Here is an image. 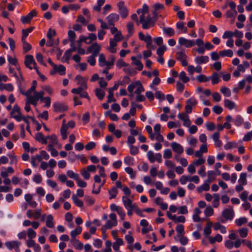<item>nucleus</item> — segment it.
Returning a JSON list of instances; mask_svg holds the SVG:
<instances>
[{
    "instance_id": "1",
    "label": "nucleus",
    "mask_w": 252,
    "mask_h": 252,
    "mask_svg": "<svg viewBox=\"0 0 252 252\" xmlns=\"http://www.w3.org/2000/svg\"><path fill=\"white\" fill-rule=\"evenodd\" d=\"M234 216V212L232 207H229L228 208L224 209L222 212V216L223 218L220 220L222 223H225L228 220H232Z\"/></svg>"
},
{
    "instance_id": "2",
    "label": "nucleus",
    "mask_w": 252,
    "mask_h": 252,
    "mask_svg": "<svg viewBox=\"0 0 252 252\" xmlns=\"http://www.w3.org/2000/svg\"><path fill=\"white\" fill-rule=\"evenodd\" d=\"M117 5L118 8V12L121 17L123 19L126 18L128 14V10L125 5L124 2L120 1L117 4Z\"/></svg>"
},
{
    "instance_id": "3",
    "label": "nucleus",
    "mask_w": 252,
    "mask_h": 252,
    "mask_svg": "<svg viewBox=\"0 0 252 252\" xmlns=\"http://www.w3.org/2000/svg\"><path fill=\"white\" fill-rule=\"evenodd\" d=\"M37 15L36 11L35 9L32 10L28 15L25 16H22L21 21L23 24L29 23L31 22L32 19Z\"/></svg>"
},
{
    "instance_id": "4",
    "label": "nucleus",
    "mask_w": 252,
    "mask_h": 252,
    "mask_svg": "<svg viewBox=\"0 0 252 252\" xmlns=\"http://www.w3.org/2000/svg\"><path fill=\"white\" fill-rule=\"evenodd\" d=\"M178 42L181 45H184L186 48H190L195 45L194 40H188L183 37L179 38Z\"/></svg>"
},
{
    "instance_id": "5",
    "label": "nucleus",
    "mask_w": 252,
    "mask_h": 252,
    "mask_svg": "<svg viewBox=\"0 0 252 252\" xmlns=\"http://www.w3.org/2000/svg\"><path fill=\"white\" fill-rule=\"evenodd\" d=\"M24 63L26 67H28L30 69H32L33 68L31 66L32 64H33V66L36 65V63L33 56L30 55H28L26 56Z\"/></svg>"
},
{
    "instance_id": "6",
    "label": "nucleus",
    "mask_w": 252,
    "mask_h": 252,
    "mask_svg": "<svg viewBox=\"0 0 252 252\" xmlns=\"http://www.w3.org/2000/svg\"><path fill=\"white\" fill-rule=\"evenodd\" d=\"M119 19V15L115 13H111L106 17L107 23L110 26H114V23L117 22Z\"/></svg>"
},
{
    "instance_id": "7",
    "label": "nucleus",
    "mask_w": 252,
    "mask_h": 252,
    "mask_svg": "<svg viewBox=\"0 0 252 252\" xmlns=\"http://www.w3.org/2000/svg\"><path fill=\"white\" fill-rule=\"evenodd\" d=\"M54 110L56 112H62L66 111L67 109V107L63 103L56 102L53 105Z\"/></svg>"
},
{
    "instance_id": "8",
    "label": "nucleus",
    "mask_w": 252,
    "mask_h": 252,
    "mask_svg": "<svg viewBox=\"0 0 252 252\" xmlns=\"http://www.w3.org/2000/svg\"><path fill=\"white\" fill-rule=\"evenodd\" d=\"M155 24V21L153 18L150 16H147L146 19H145V22L142 24V28L144 29H148L151 27H153Z\"/></svg>"
},
{
    "instance_id": "9",
    "label": "nucleus",
    "mask_w": 252,
    "mask_h": 252,
    "mask_svg": "<svg viewBox=\"0 0 252 252\" xmlns=\"http://www.w3.org/2000/svg\"><path fill=\"white\" fill-rule=\"evenodd\" d=\"M122 201L126 209L130 208H134V206H136V204L132 203V201L128 197L123 196L122 197Z\"/></svg>"
},
{
    "instance_id": "10",
    "label": "nucleus",
    "mask_w": 252,
    "mask_h": 252,
    "mask_svg": "<svg viewBox=\"0 0 252 252\" xmlns=\"http://www.w3.org/2000/svg\"><path fill=\"white\" fill-rule=\"evenodd\" d=\"M35 139L42 144H47V136L45 137L41 132H37L35 134Z\"/></svg>"
},
{
    "instance_id": "11",
    "label": "nucleus",
    "mask_w": 252,
    "mask_h": 252,
    "mask_svg": "<svg viewBox=\"0 0 252 252\" xmlns=\"http://www.w3.org/2000/svg\"><path fill=\"white\" fill-rule=\"evenodd\" d=\"M171 146L173 150L179 154H181L184 152V148L183 146L177 142H172L171 144Z\"/></svg>"
},
{
    "instance_id": "12",
    "label": "nucleus",
    "mask_w": 252,
    "mask_h": 252,
    "mask_svg": "<svg viewBox=\"0 0 252 252\" xmlns=\"http://www.w3.org/2000/svg\"><path fill=\"white\" fill-rule=\"evenodd\" d=\"M209 60V57L207 56H201L196 57L194 61L196 64H201L208 63Z\"/></svg>"
},
{
    "instance_id": "13",
    "label": "nucleus",
    "mask_w": 252,
    "mask_h": 252,
    "mask_svg": "<svg viewBox=\"0 0 252 252\" xmlns=\"http://www.w3.org/2000/svg\"><path fill=\"white\" fill-rule=\"evenodd\" d=\"M101 47L100 45H99L97 43L94 42L90 46L88 47L87 49V54H90L92 52H95L98 50L99 51L100 50Z\"/></svg>"
},
{
    "instance_id": "14",
    "label": "nucleus",
    "mask_w": 252,
    "mask_h": 252,
    "mask_svg": "<svg viewBox=\"0 0 252 252\" xmlns=\"http://www.w3.org/2000/svg\"><path fill=\"white\" fill-rule=\"evenodd\" d=\"M18 245H21V243L18 241H7L5 243V246L9 250L14 249Z\"/></svg>"
},
{
    "instance_id": "15",
    "label": "nucleus",
    "mask_w": 252,
    "mask_h": 252,
    "mask_svg": "<svg viewBox=\"0 0 252 252\" xmlns=\"http://www.w3.org/2000/svg\"><path fill=\"white\" fill-rule=\"evenodd\" d=\"M146 44V47L149 50H154L155 49V46L152 44V39L151 36L147 34V38L146 40L145 41Z\"/></svg>"
},
{
    "instance_id": "16",
    "label": "nucleus",
    "mask_w": 252,
    "mask_h": 252,
    "mask_svg": "<svg viewBox=\"0 0 252 252\" xmlns=\"http://www.w3.org/2000/svg\"><path fill=\"white\" fill-rule=\"evenodd\" d=\"M209 78L210 80H211L212 84L213 85L218 84L220 81L219 74L216 72H213L212 75L209 77Z\"/></svg>"
},
{
    "instance_id": "17",
    "label": "nucleus",
    "mask_w": 252,
    "mask_h": 252,
    "mask_svg": "<svg viewBox=\"0 0 252 252\" xmlns=\"http://www.w3.org/2000/svg\"><path fill=\"white\" fill-rule=\"evenodd\" d=\"M70 242L75 248L78 250H82L83 248V244L78 240L76 238H71Z\"/></svg>"
},
{
    "instance_id": "18",
    "label": "nucleus",
    "mask_w": 252,
    "mask_h": 252,
    "mask_svg": "<svg viewBox=\"0 0 252 252\" xmlns=\"http://www.w3.org/2000/svg\"><path fill=\"white\" fill-rule=\"evenodd\" d=\"M224 105L225 107H226L230 110H232L236 107L235 103L228 99H224Z\"/></svg>"
},
{
    "instance_id": "19",
    "label": "nucleus",
    "mask_w": 252,
    "mask_h": 252,
    "mask_svg": "<svg viewBox=\"0 0 252 252\" xmlns=\"http://www.w3.org/2000/svg\"><path fill=\"white\" fill-rule=\"evenodd\" d=\"M247 173L242 172L240 174L238 183L241 185H246L247 184Z\"/></svg>"
},
{
    "instance_id": "20",
    "label": "nucleus",
    "mask_w": 252,
    "mask_h": 252,
    "mask_svg": "<svg viewBox=\"0 0 252 252\" xmlns=\"http://www.w3.org/2000/svg\"><path fill=\"white\" fill-rule=\"evenodd\" d=\"M219 54L220 57H232L233 56V51L231 50L227 49V50H224L222 51H220L219 52Z\"/></svg>"
},
{
    "instance_id": "21",
    "label": "nucleus",
    "mask_w": 252,
    "mask_h": 252,
    "mask_svg": "<svg viewBox=\"0 0 252 252\" xmlns=\"http://www.w3.org/2000/svg\"><path fill=\"white\" fill-rule=\"evenodd\" d=\"M71 198L74 203L78 207H83L84 204L82 200L79 199L75 194L72 195Z\"/></svg>"
},
{
    "instance_id": "22",
    "label": "nucleus",
    "mask_w": 252,
    "mask_h": 252,
    "mask_svg": "<svg viewBox=\"0 0 252 252\" xmlns=\"http://www.w3.org/2000/svg\"><path fill=\"white\" fill-rule=\"evenodd\" d=\"M12 117L14 118L18 122H20L21 120H23L27 125H30V122L28 120V117H25L24 116H22L21 114H20L12 116Z\"/></svg>"
},
{
    "instance_id": "23",
    "label": "nucleus",
    "mask_w": 252,
    "mask_h": 252,
    "mask_svg": "<svg viewBox=\"0 0 252 252\" xmlns=\"http://www.w3.org/2000/svg\"><path fill=\"white\" fill-rule=\"evenodd\" d=\"M46 225L49 228H53L54 227V223L53 222V217L51 214L47 216Z\"/></svg>"
},
{
    "instance_id": "24",
    "label": "nucleus",
    "mask_w": 252,
    "mask_h": 252,
    "mask_svg": "<svg viewBox=\"0 0 252 252\" xmlns=\"http://www.w3.org/2000/svg\"><path fill=\"white\" fill-rule=\"evenodd\" d=\"M163 32L164 34L168 35L169 37L173 36L175 34V31L174 29L170 27L163 28Z\"/></svg>"
},
{
    "instance_id": "25",
    "label": "nucleus",
    "mask_w": 252,
    "mask_h": 252,
    "mask_svg": "<svg viewBox=\"0 0 252 252\" xmlns=\"http://www.w3.org/2000/svg\"><path fill=\"white\" fill-rule=\"evenodd\" d=\"M49 140V144L56 145L58 143L57 137L55 134L47 136V140Z\"/></svg>"
},
{
    "instance_id": "26",
    "label": "nucleus",
    "mask_w": 252,
    "mask_h": 252,
    "mask_svg": "<svg viewBox=\"0 0 252 252\" xmlns=\"http://www.w3.org/2000/svg\"><path fill=\"white\" fill-rule=\"evenodd\" d=\"M82 232V227L80 226H77L75 229L70 232V236L71 238H75V237Z\"/></svg>"
},
{
    "instance_id": "27",
    "label": "nucleus",
    "mask_w": 252,
    "mask_h": 252,
    "mask_svg": "<svg viewBox=\"0 0 252 252\" xmlns=\"http://www.w3.org/2000/svg\"><path fill=\"white\" fill-rule=\"evenodd\" d=\"M87 88V84H84L83 85H80L78 88H74L71 90V92L75 94H79L83 90Z\"/></svg>"
},
{
    "instance_id": "28",
    "label": "nucleus",
    "mask_w": 252,
    "mask_h": 252,
    "mask_svg": "<svg viewBox=\"0 0 252 252\" xmlns=\"http://www.w3.org/2000/svg\"><path fill=\"white\" fill-rule=\"evenodd\" d=\"M176 231L178 236H182L185 234L184 226L183 224H178L176 227Z\"/></svg>"
},
{
    "instance_id": "29",
    "label": "nucleus",
    "mask_w": 252,
    "mask_h": 252,
    "mask_svg": "<svg viewBox=\"0 0 252 252\" xmlns=\"http://www.w3.org/2000/svg\"><path fill=\"white\" fill-rule=\"evenodd\" d=\"M247 222V218L244 217H241L238 219H236L235 220L236 224L238 226H240L243 224L246 223Z\"/></svg>"
},
{
    "instance_id": "30",
    "label": "nucleus",
    "mask_w": 252,
    "mask_h": 252,
    "mask_svg": "<svg viewBox=\"0 0 252 252\" xmlns=\"http://www.w3.org/2000/svg\"><path fill=\"white\" fill-rule=\"evenodd\" d=\"M95 94L99 100H102L105 94V92L99 88L95 90Z\"/></svg>"
},
{
    "instance_id": "31",
    "label": "nucleus",
    "mask_w": 252,
    "mask_h": 252,
    "mask_svg": "<svg viewBox=\"0 0 252 252\" xmlns=\"http://www.w3.org/2000/svg\"><path fill=\"white\" fill-rule=\"evenodd\" d=\"M108 192L110 195L109 199H111L116 197L118 193V190L116 187H113L109 190Z\"/></svg>"
},
{
    "instance_id": "32",
    "label": "nucleus",
    "mask_w": 252,
    "mask_h": 252,
    "mask_svg": "<svg viewBox=\"0 0 252 252\" xmlns=\"http://www.w3.org/2000/svg\"><path fill=\"white\" fill-rule=\"evenodd\" d=\"M238 146V144L235 142H228L224 146V149L226 150L231 149L232 148H236Z\"/></svg>"
},
{
    "instance_id": "33",
    "label": "nucleus",
    "mask_w": 252,
    "mask_h": 252,
    "mask_svg": "<svg viewBox=\"0 0 252 252\" xmlns=\"http://www.w3.org/2000/svg\"><path fill=\"white\" fill-rule=\"evenodd\" d=\"M176 58L178 61L181 62L182 60L187 59V56L186 55V54L184 52H183L182 51H180V52H178L176 53Z\"/></svg>"
},
{
    "instance_id": "34",
    "label": "nucleus",
    "mask_w": 252,
    "mask_h": 252,
    "mask_svg": "<svg viewBox=\"0 0 252 252\" xmlns=\"http://www.w3.org/2000/svg\"><path fill=\"white\" fill-rule=\"evenodd\" d=\"M98 63L99 65L101 67H103L106 65V61L105 59V57L103 54H99L98 59Z\"/></svg>"
},
{
    "instance_id": "35",
    "label": "nucleus",
    "mask_w": 252,
    "mask_h": 252,
    "mask_svg": "<svg viewBox=\"0 0 252 252\" xmlns=\"http://www.w3.org/2000/svg\"><path fill=\"white\" fill-rule=\"evenodd\" d=\"M244 122L243 117L239 115L236 116L235 119L234 121V124L237 126H240Z\"/></svg>"
},
{
    "instance_id": "36",
    "label": "nucleus",
    "mask_w": 252,
    "mask_h": 252,
    "mask_svg": "<svg viewBox=\"0 0 252 252\" xmlns=\"http://www.w3.org/2000/svg\"><path fill=\"white\" fill-rule=\"evenodd\" d=\"M54 69L56 70L57 72H58L61 75H64L65 73L66 68L65 66L62 64H60L58 66L56 65V68Z\"/></svg>"
},
{
    "instance_id": "37",
    "label": "nucleus",
    "mask_w": 252,
    "mask_h": 252,
    "mask_svg": "<svg viewBox=\"0 0 252 252\" xmlns=\"http://www.w3.org/2000/svg\"><path fill=\"white\" fill-rule=\"evenodd\" d=\"M22 42L23 43V48L24 53H27L31 49V45L26 41V39H22Z\"/></svg>"
},
{
    "instance_id": "38",
    "label": "nucleus",
    "mask_w": 252,
    "mask_h": 252,
    "mask_svg": "<svg viewBox=\"0 0 252 252\" xmlns=\"http://www.w3.org/2000/svg\"><path fill=\"white\" fill-rule=\"evenodd\" d=\"M135 84L136 85H138V87L135 91V94H141V93L144 91V88L139 81L135 82Z\"/></svg>"
},
{
    "instance_id": "39",
    "label": "nucleus",
    "mask_w": 252,
    "mask_h": 252,
    "mask_svg": "<svg viewBox=\"0 0 252 252\" xmlns=\"http://www.w3.org/2000/svg\"><path fill=\"white\" fill-rule=\"evenodd\" d=\"M212 225L211 222H208L207 224V226L205 227L204 229V235L206 237L210 235L211 233V227Z\"/></svg>"
},
{
    "instance_id": "40",
    "label": "nucleus",
    "mask_w": 252,
    "mask_h": 252,
    "mask_svg": "<svg viewBox=\"0 0 252 252\" xmlns=\"http://www.w3.org/2000/svg\"><path fill=\"white\" fill-rule=\"evenodd\" d=\"M117 46V42L114 41L113 39L110 40V48L109 50L112 53L116 52V49L115 48Z\"/></svg>"
},
{
    "instance_id": "41",
    "label": "nucleus",
    "mask_w": 252,
    "mask_h": 252,
    "mask_svg": "<svg viewBox=\"0 0 252 252\" xmlns=\"http://www.w3.org/2000/svg\"><path fill=\"white\" fill-rule=\"evenodd\" d=\"M114 225V222L111 220H107L106 224L102 227V230L104 233L106 229H111L113 226H116Z\"/></svg>"
},
{
    "instance_id": "42",
    "label": "nucleus",
    "mask_w": 252,
    "mask_h": 252,
    "mask_svg": "<svg viewBox=\"0 0 252 252\" xmlns=\"http://www.w3.org/2000/svg\"><path fill=\"white\" fill-rule=\"evenodd\" d=\"M197 80L201 83V82H206L210 80L209 77H207L204 74H199L198 76L196 77Z\"/></svg>"
},
{
    "instance_id": "43",
    "label": "nucleus",
    "mask_w": 252,
    "mask_h": 252,
    "mask_svg": "<svg viewBox=\"0 0 252 252\" xmlns=\"http://www.w3.org/2000/svg\"><path fill=\"white\" fill-rule=\"evenodd\" d=\"M33 28V27H30L26 29H23L22 30V39H26V38L28 36L29 33L32 32Z\"/></svg>"
},
{
    "instance_id": "44",
    "label": "nucleus",
    "mask_w": 252,
    "mask_h": 252,
    "mask_svg": "<svg viewBox=\"0 0 252 252\" xmlns=\"http://www.w3.org/2000/svg\"><path fill=\"white\" fill-rule=\"evenodd\" d=\"M220 92L226 97H229L231 95L230 90L226 87H223L220 89Z\"/></svg>"
},
{
    "instance_id": "45",
    "label": "nucleus",
    "mask_w": 252,
    "mask_h": 252,
    "mask_svg": "<svg viewBox=\"0 0 252 252\" xmlns=\"http://www.w3.org/2000/svg\"><path fill=\"white\" fill-rule=\"evenodd\" d=\"M179 78L184 83H186L189 81V77L186 76V74L185 71H183L180 73L179 75Z\"/></svg>"
},
{
    "instance_id": "46",
    "label": "nucleus",
    "mask_w": 252,
    "mask_h": 252,
    "mask_svg": "<svg viewBox=\"0 0 252 252\" xmlns=\"http://www.w3.org/2000/svg\"><path fill=\"white\" fill-rule=\"evenodd\" d=\"M176 27L178 29H180L183 33H186L187 32V28L185 26L184 22H178L176 24Z\"/></svg>"
},
{
    "instance_id": "47",
    "label": "nucleus",
    "mask_w": 252,
    "mask_h": 252,
    "mask_svg": "<svg viewBox=\"0 0 252 252\" xmlns=\"http://www.w3.org/2000/svg\"><path fill=\"white\" fill-rule=\"evenodd\" d=\"M213 197H214V201L213 202V206L215 208H217L219 205L220 195L218 193H214L213 194Z\"/></svg>"
},
{
    "instance_id": "48",
    "label": "nucleus",
    "mask_w": 252,
    "mask_h": 252,
    "mask_svg": "<svg viewBox=\"0 0 252 252\" xmlns=\"http://www.w3.org/2000/svg\"><path fill=\"white\" fill-rule=\"evenodd\" d=\"M147 156L149 160L151 163H154L156 160L155 155L152 151H149L147 153Z\"/></svg>"
},
{
    "instance_id": "49",
    "label": "nucleus",
    "mask_w": 252,
    "mask_h": 252,
    "mask_svg": "<svg viewBox=\"0 0 252 252\" xmlns=\"http://www.w3.org/2000/svg\"><path fill=\"white\" fill-rule=\"evenodd\" d=\"M27 236L29 239H33L36 237V233L32 228H29L27 229Z\"/></svg>"
},
{
    "instance_id": "50",
    "label": "nucleus",
    "mask_w": 252,
    "mask_h": 252,
    "mask_svg": "<svg viewBox=\"0 0 252 252\" xmlns=\"http://www.w3.org/2000/svg\"><path fill=\"white\" fill-rule=\"evenodd\" d=\"M238 232L241 237L245 238L248 235V229L245 227L242 228L238 230Z\"/></svg>"
},
{
    "instance_id": "51",
    "label": "nucleus",
    "mask_w": 252,
    "mask_h": 252,
    "mask_svg": "<svg viewBox=\"0 0 252 252\" xmlns=\"http://www.w3.org/2000/svg\"><path fill=\"white\" fill-rule=\"evenodd\" d=\"M90 115L89 112H86L85 113H84L83 115L82 120L83 121V125H85L88 123H89V122L90 121Z\"/></svg>"
},
{
    "instance_id": "52",
    "label": "nucleus",
    "mask_w": 252,
    "mask_h": 252,
    "mask_svg": "<svg viewBox=\"0 0 252 252\" xmlns=\"http://www.w3.org/2000/svg\"><path fill=\"white\" fill-rule=\"evenodd\" d=\"M66 174L70 178L75 180H78L79 177L78 174L74 173L72 170H68L66 172Z\"/></svg>"
},
{
    "instance_id": "53",
    "label": "nucleus",
    "mask_w": 252,
    "mask_h": 252,
    "mask_svg": "<svg viewBox=\"0 0 252 252\" xmlns=\"http://www.w3.org/2000/svg\"><path fill=\"white\" fill-rule=\"evenodd\" d=\"M125 171L130 175L131 179H133L135 178V174L134 173L133 170L130 167H127L125 168Z\"/></svg>"
},
{
    "instance_id": "54",
    "label": "nucleus",
    "mask_w": 252,
    "mask_h": 252,
    "mask_svg": "<svg viewBox=\"0 0 252 252\" xmlns=\"http://www.w3.org/2000/svg\"><path fill=\"white\" fill-rule=\"evenodd\" d=\"M133 158L129 156L126 157L124 158V163L126 165H132L133 164Z\"/></svg>"
},
{
    "instance_id": "55",
    "label": "nucleus",
    "mask_w": 252,
    "mask_h": 252,
    "mask_svg": "<svg viewBox=\"0 0 252 252\" xmlns=\"http://www.w3.org/2000/svg\"><path fill=\"white\" fill-rule=\"evenodd\" d=\"M186 104L192 107L197 104V100L194 98L191 97L187 100Z\"/></svg>"
},
{
    "instance_id": "56",
    "label": "nucleus",
    "mask_w": 252,
    "mask_h": 252,
    "mask_svg": "<svg viewBox=\"0 0 252 252\" xmlns=\"http://www.w3.org/2000/svg\"><path fill=\"white\" fill-rule=\"evenodd\" d=\"M130 148V153L132 155H136L139 153V149L137 147L130 145L129 146Z\"/></svg>"
},
{
    "instance_id": "57",
    "label": "nucleus",
    "mask_w": 252,
    "mask_h": 252,
    "mask_svg": "<svg viewBox=\"0 0 252 252\" xmlns=\"http://www.w3.org/2000/svg\"><path fill=\"white\" fill-rule=\"evenodd\" d=\"M156 97L159 101H163L165 99V95L160 91H158L155 93Z\"/></svg>"
},
{
    "instance_id": "58",
    "label": "nucleus",
    "mask_w": 252,
    "mask_h": 252,
    "mask_svg": "<svg viewBox=\"0 0 252 252\" xmlns=\"http://www.w3.org/2000/svg\"><path fill=\"white\" fill-rule=\"evenodd\" d=\"M214 210L211 206H208L204 210V214L206 217L211 216L213 215Z\"/></svg>"
},
{
    "instance_id": "59",
    "label": "nucleus",
    "mask_w": 252,
    "mask_h": 252,
    "mask_svg": "<svg viewBox=\"0 0 252 252\" xmlns=\"http://www.w3.org/2000/svg\"><path fill=\"white\" fill-rule=\"evenodd\" d=\"M128 32V36H131L133 32V24L131 22H128L126 25Z\"/></svg>"
},
{
    "instance_id": "60",
    "label": "nucleus",
    "mask_w": 252,
    "mask_h": 252,
    "mask_svg": "<svg viewBox=\"0 0 252 252\" xmlns=\"http://www.w3.org/2000/svg\"><path fill=\"white\" fill-rule=\"evenodd\" d=\"M166 49V47L165 45L160 46L157 50V54L158 56H162Z\"/></svg>"
},
{
    "instance_id": "61",
    "label": "nucleus",
    "mask_w": 252,
    "mask_h": 252,
    "mask_svg": "<svg viewBox=\"0 0 252 252\" xmlns=\"http://www.w3.org/2000/svg\"><path fill=\"white\" fill-rule=\"evenodd\" d=\"M234 36V32L231 31H225L223 35L222 38L223 39L228 38L230 39Z\"/></svg>"
},
{
    "instance_id": "62",
    "label": "nucleus",
    "mask_w": 252,
    "mask_h": 252,
    "mask_svg": "<svg viewBox=\"0 0 252 252\" xmlns=\"http://www.w3.org/2000/svg\"><path fill=\"white\" fill-rule=\"evenodd\" d=\"M96 144L95 142L91 141L88 142L85 146V149L86 150L90 151L95 148Z\"/></svg>"
},
{
    "instance_id": "63",
    "label": "nucleus",
    "mask_w": 252,
    "mask_h": 252,
    "mask_svg": "<svg viewBox=\"0 0 252 252\" xmlns=\"http://www.w3.org/2000/svg\"><path fill=\"white\" fill-rule=\"evenodd\" d=\"M67 34L69 40L70 41H74L76 37V34L72 30H69L68 31Z\"/></svg>"
},
{
    "instance_id": "64",
    "label": "nucleus",
    "mask_w": 252,
    "mask_h": 252,
    "mask_svg": "<svg viewBox=\"0 0 252 252\" xmlns=\"http://www.w3.org/2000/svg\"><path fill=\"white\" fill-rule=\"evenodd\" d=\"M77 158V155H76L74 152H71L69 153L68 157V160L71 162H74L76 159Z\"/></svg>"
}]
</instances>
